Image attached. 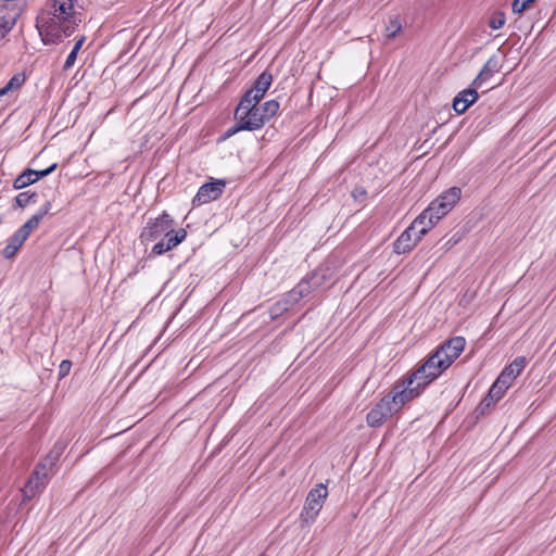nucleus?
Segmentation results:
<instances>
[{
  "mask_svg": "<svg viewBox=\"0 0 556 556\" xmlns=\"http://www.w3.org/2000/svg\"><path fill=\"white\" fill-rule=\"evenodd\" d=\"M71 368H72V362L71 361H68V359L62 361L60 366H59V379L61 380L64 377H66L70 374Z\"/></svg>",
  "mask_w": 556,
  "mask_h": 556,
  "instance_id": "473e14b6",
  "label": "nucleus"
},
{
  "mask_svg": "<svg viewBox=\"0 0 556 556\" xmlns=\"http://www.w3.org/2000/svg\"><path fill=\"white\" fill-rule=\"evenodd\" d=\"M462 194V190L458 187H452L448 190L444 191L440 197L447 204L454 206L455 203L459 200Z\"/></svg>",
  "mask_w": 556,
  "mask_h": 556,
  "instance_id": "cd10ccee",
  "label": "nucleus"
},
{
  "mask_svg": "<svg viewBox=\"0 0 556 556\" xmlns=\"http://www.w3.org/2000/svg\"><path fill=\"white\" fill-rule=\"evenodd\" d=\"M25 81V78L22 77L21 75L16 74L14 75L9 81L8 84L0 89V97H3L5 96L9 91H11L12 89H17L20 88L23 83Z\"/></svg>",
  "mask_w": 556,
  "mask_h": 556,
  "instance_id": "c85d7f7f",
  "label": "nucleus"
},
{
  "mask_svg": "<svg viewBox=\"0 0 556 556\" xmlns=\"http://www.w3.org/2000/svg\"><path fill=\"white\" fill-rule=\"evenodd\" d=\"M295 303L290 301L289 294L287 293L283 299L277 301L269 309L271 319H276L281 316L285 312L289 311Z\"/></svg>",
  "mask_w": 556,
  "mask_h": 556,
  "instance_id": "aec40b11",
  "label": "nucleus"
},
{
  "mask_svg": "<svg viewBox=\"0 0 556 556\" xmlns=\"http://www.w3.org/2000/svg\"><path fill=\"white\" fill-rule=\"evenodd\" d=\"M428 218L422 219V223L419 225V227L416 229V233L420 236V238L426 235L432 227H427Z\"/></svg>",
  "mask_w": 556,
  "mask_h": 556,
  "instance_id": "ea45409f",
  "label": "nucleus"
},
{
  "mask_svg": "<svg viewBox=\"0 0 556 556\" xmlns=\"http://www.w3.org/2000/svg\"><path fill=\"white\" fill-rule=\"evenodd\" d=\"M173 225V218L166 212H163L157 218L148 222L140 233V239L143 242H152L161 236L165 237Z\"/></svg>",
  "mask_w": 556,
  "mask_h": 556,
  "instance_id": "0eeeda50",
  "label": "nucleus"
},
{
  "mask_svg": "<svg viewBox=\"0 0 556 556\" xmlns=\"http://www.w3.org/2000/svg\"><path fill=\"white\" fill-rule=\"evenodd\" d=\"M73 10V0H52L50 10L43 12V14H51V16L60 20H75Z\"/></svg>",
  "mask_w": 556,
  "mask_h": 556,
  "instance_id": "dca6fc26",
  "label": "nucleus"
},
{
  "mask_svg": "<svg viewBox=\"0 0 556 556\" xmlns=\"http://www.w3.org/2000/svg\"><path fill=\"white\" fill-rule=\"evenodd\" d=\"M497 401L495 399H490L489 397V393L486 394V396L481 401L479 407L481 408V410L483 412L484 408H488L490 407L491 405L495 404Z\"/></svg>",
  "mask_w": 556,
  "mask_h": 556,
  "instance_id": "a19ab883",
  "label": "nucleus"
},
{
  "mask_svg": "<svg viewBox=\"0 0 556 556\" xmlns=\"http://www.w3.org/2000/svg\"><path fill=\"white\" fill-rule=\"evenodd\" d=\"M454 243H457V239H452V241H447V244H454Z\"/></svg>",
  "mask_w": 556,
  "mask_h": 556,
  "instance_id": "de8ad7c7",
  "label": "nucleus"
},
{
  "mask_svg": "<svg viewBox=\"0 0 556 556\" xmlns=\"http://www.w3.org/2000/svg\"><path fill=\"white\" fill-rule=\"evenodd\" d=\"M444 215H446V213L442 210H433L432 212H428L427 207L419 216L416 217V225H420L422 219L428 218L427 227H433L435 223Z\"/></svg>",
  "mask_w": 556,
  "mask_h": 556,
  "instance_id": "4be33fe9",
  "label": "nucleus"
},
{
  "mask_svg": "<svg viewBox=\"0 0 556 556\" xmlns=\"http://www.w3.org/2000/svg\"><path fill=\"white\" fill-rule=\"evenodd\" d=\"M36 26L45 45L58 43L71 36L77 26L76 20H60L51 14H40Z\"/></svg>",
  "mask_w": 556,
  "mask_h": 556,
  "instance_id": "f257e3e1",
  "label": "nucleus"
},
{
  "mask_svg": "<svg viewBox=\"0 0 556 556\" xmlns=\"http://www.w3.org/2000/svg\"><path fill=\"white\" fill-rule=\"evenodd\" d=\"M51 210V202L50 201H47L40 208L39 211L36 213L37 216H40V219L42 220V218L50 212Z\"/></svg>",
  "mask_w": 556,
  "mask_h": 556,
  "instance_id": "58836bf2",
  "label": "nucleus"
},
{
  "mask_svg": "<svg viewBox=\"0 0 556 556\" xmlns=\"http://www.w3.org/2000/svg\"><path fill=\"white\" fill-rule=\"evenodd\" d=\"M388 401L389 400L383 396L367 414L366 421L369 427H380L389 417L395 413Z\"/></svg>",
  "mask_w": 556,
  "mask_h": 556,
  "instance_id": "9d476101",
  "label": "nucleus"
},
{
  "mask_svg": "<svg viewBox=\"0 0 556 556\" xmlns=\"http://www.w3.org/2000/svg\"><path fill=\"white\" fill-rule=\"evenodd\" d=\"M402 30V24L397 16L390 17L386 25L384 35L387 38H394Z\"/></svg>",
  "mask_w": 556,
  "mask_h": 556,
  "instance_id": "bb28decb",
  "label": "nucleus"
},
{
  "mask_svg": "<svg viewBox=\"0 0 556 556\" xmlns=\"http://www.w3.org/2000/svg\"><path fill=\"white\" fill-rule=\"evenodd\" d=\"M321 280L316 274L303 278L291 291L288 292L290 301L298 303L302 298L308 295L313 289L320 286Z\"/></svg>",
  "mask_w": 556,
  "mask_h": 556,
  "instance_id": "f8f14e48",
  "label": "nucleus"
},
{
  "mask_svg": "<svg viewBox=\"0 0 556 556\" xmlns=\"http://www.w3.org/2000/svg\"><path fill=\"white\" fill-rule=\"evenodd\" d=\"M466 345L465 338L463 337H454L442 345H440L435 351L440 353V357L445 362V364L450 367L452 363L460 355Z\"/></svg>",
  "mask_w": 556,
  "mask_h": 556,
  "instance_id": "1a4fd4ad",
  "label": "nucleus"
},
{
  "mask_svg": "<svg viewBox=\"0 0 556 556\" xmlns=\"http://www.w3.org/2000/svg\"><path fill=\"white\" fill-rule=\"evenodd\" d=\"M56 167H58V164L54 163L51 166H49L48 168H46V169H41V170H36L35 169L34 179L36 181H38L40 178H43V177L50 175L52 172H54V169Z\"/></svg>",
  "mask_w": 556,
  "mask_h": 556,
  "instance_id": "72a5a7b5",
  "label": "nucleus"
},
{
  "mask_svg": "<svg viewBox=\"0 0 556 556\" xmlns=\"http://www.w3.org/2000/svg\"><path fill=\"white\" fill-rule=\"evenodd\" d=\"M34 174H35V169L26 168L22 174H20L15 178V180L13 182V188L15 190H20V189L28 187L31 184H35L36 180L34 179Z\"/></svg>",
  "mask_w": 556,
  "mask_h": 556,
  "instance_id": "5701e85b",
  "label": "nucleus"
},
{
  "mask_svg": "<svg viewBox=\"0 0 556 556\" xmlns=\"http://www.w3.org/2000/svg\"><path fill=\"white\" fill-rule=\"evenodd\" d=\"M169 251L168 248L166 247V243H165V240L162 239L161 241H159L156 244H154V247L152 248V253L155 254V255H161V254H164L165 252Z\"/></svg>",
  "mask_w": 556,
  "mask_h": 556,
  "instance_id": "e433bc0d",
  "label": "nucleus"
},
{
  "mask_svg": "<svg viewBox=\"0 0 556 556\" xmlns=\"http://www.w3.org/2000/svg\"><path fill=\"white\" fill-rule=\"evenodd\" d=\"M501 66L498 63V59L496 55H492L488 59L477 77L471 83V86L480 87L482 83L490 79L493 74L497 73L500 71Z\"/></svg>",
  "mask_w": 556,
  "mask_h": 556,
  "instance_id": "f3484780",
  "label": "nucleus"
},
{
  "mask_svg": "<svg viewBox=\"0 0 556 556\" xmlns=\"http://www.w3.org/2000/svg\"><path fill=\"white\" fill-rule=\"evenodd\" d=\"M85 40H86L85 36H81L79 39L76 40L72 50L76 51L78 53V51L81 49Z\"/></svg>",
  "mask_w": 556,
  "mask_h": 556,
  "instance_id": "37998d69",
  "label": "nucleus"
},
{
  "mask_svg": "<svg viewBox=\"0 0 556 556\" xmlns=\"http://www.w3.org/2000/svg\"><path fill=\"white\" fill-rule=\"evenodd\" d=\"M454 243H457V239H452V241H447V244H454Z\"/></svg>",
  "mask_w": 556,
  "mask_h": 556,
  "instance_id": "a18cd8bd",
  "label": "nucleus"
},
{
  "mask_svg": "<svg viewBox=\"0 0 556 556\" xmlns=\"http://www.w3.org/2000/svg\"><path fill=\"white\" fill-rule=\"evenodd\" d=\"M527 364L526 357L519 356L516 357L509 365H507L500 376L497 377L500 380H503L504 383L510 387L511 382L521 374Z\"/></svg>",
  "mask_w": 556,
  "mask_h": 556,
  "instance_id": "2eb2a0df",
  "label": "nucleus"
},
{
  "mask_svg": "<svg viewBox=\"0 0 556 556\" xmlns=\"http://www.w3.org/2000/svg\"><path fill=\"white\" fill-rule=\"evenodd\" d=\"M17 16L15 10L8 7L0 8V41L13 29Z\"/></svg>",
  "mask_w": 556,
  "mask_h": 556,
  "instance_id": "a211bd4d",
  "label": "nucleus"
},
{
  "mask_svg": "<svg viewBox=\"0 0 556 556\" xmlns=\"http://www.w3.org/2000/svg\"><path fill=\"white\" fill-rule=\"evenodd\" d=\"M26 240L20 232L15 231L1 251L2 256L7 260L13 258Z\"/></svg>",
  "mask_w": 556,
  "mask_h": 556,
  "instance_id": "6ab92c4d",
  "label": "nucleus"
},
{
  "mask_svg": "<svg viewBox=\"0 0 556 556\" xmlns=\"http://www.w3.org/2000/svg\"><path fill=\"white\" fill-rule=\"evenodd\" d=\"M37 201V194L35 192H21L15 198V203L18 207H25L29 203H35Z\"/></svg>",
  "mask_w": 556,
  "mask_h": 556,
  "instance_id": "c756f323",
  "label": "nucleus"
},
{
  "mask_svg": "<svg viewBox=\"0 0 556 556\" xmlns=\"http://www.w3.org/2000/svg\"><path fill=\"white\" fill-rule=\"evenodd\" d=\"M419 225H416V218L412 223V225L404 230L401 236L393 243L394 252L397 254H403L409 252L416 243L420 240V236L416 233V229Z\"/></svg>",
  "mask_w": 556,
  "mask_h": 556,
  "instance_id": "9b49d317",
  "label": "nucleus"
},
{
  "mask_svg": "<svg viewBox=\"0 0 556 556\" xmlns=\"http://www.w3.org/2000/svg\"><path fill=\"white\" fill-rule=\"evenodd\" d=\"M258 103L250 93H244L235 110V119L241 121V127L248 131L258 130L266 124Z\"/></svg>",
  "mask_w": 556,
  "mask_h": 556,
  "instance_id": "f03ea898",
  "label": "nucleus"
},
{
  "mask_svg": "<svg viewBox=\"0 0 556 556\" xmlns=\"http://www.w3.org/2000/svg\"><path fill=\"white\" fill-rule=\"evenodd\" d=\"M497 401L495 399H490L489 397V393L486 394V396L481 401L479 407L481 408V410L483 412L484 408H488L490 407L491 405L495 404Z\"/></svg>",
  "mask_w": 556,
  "mask_h": 556,
  "instance_id": "79ce46f5",
  "label": "nucleus"
},
{
  "mask_svg": "<svg viewBox=\"0 0 556 556\" xmlns=\"http://www.w3.org/2000/svg\"><path fill=\"white\" fill-rule=\"evenodd\" d=\"M58 458L59 453L55 455L50 454L46 457L43 463L36 466L25 486L21 490L24 500H30L42 491L51 476L52 467Z\"/></svg>",
  "mask_w": 556,
  "mask_h": 556,
  "instance_id": "7ed1b4c3",
  "label": "nucleus"
},
{
  "mask_svg": "<svg viewBox=\"0 0 556 556\" xmlns=\"http://www.w3.org/2000/svg\"><path fill=\"white\" fill-rule=\"evenodd\" d=\"M508 388V384L504 383L503 380L496 378V380L489 390V397L500 401Z\"/></svg>",
  "mask_w": 556,
  "mask_h": 556,
  "instance_id": "a878e982",
  "label": "nucleus"
},
{
  "mask_svg": "<svg viewBox=\"0 0 556 556\" xmlns=\"http://www.w3.org/2000/svg\"><path fill=\"white\" fill-rule=\"evenodd\" d=\"M273 83V75L268 71H264L258 77L255 79L253 87L247 90L244 93H250L252 99H255V102H261L264 98L266 91L269 89Z\"/></svg>",
  "mask_w": 556,
  "mask_h": 556,
  "instance_id": "4468645a",
  "label": "nucleus"
},
{
  "mask_svg": "<svg viewBox=\"0 0 556 556\" xmlns=\"http://www.w3.org/2000/svg\"><path fill=\"white\" fill-rule=\"evenodd\" d=\"M327 496V486L323 483L317 484L308 492L300 515V520L303 525L308 526L315 521Z\"/></svg>",
  "mask_w": 556,
  "mask_h": 556,
  "instance_id": "423d86ee",
  "label": "nucleus"
},
{
  "mask_svg": "<svg viewBox=\"0 0 556 556\" xmlns=\"http://www.w3.org/2000/svg\"><path fill=\"white\" fill-rule=\"evenodd\" d=\"M41 219L36 214L33 215L25 224H23L16 231L24 238L28 239L30 233L39 226Z\"/></svg>",
  "mask_w": 556,
  "mask_h": 556,
  "instance_id": "393cba45",
  "label": "nucleus"
},
{
  "mask_svg": "<svg viewBox=\"0 0 556 556\" xmlns=\"http://www.w3.org/2000/svg\"><path fill=\"white\" fill-rule=\"evenodd\" d=\"M454 243H457V239H452V241H447V244H454Z\"/></svg>",
  "mask_w": 556,
  "mask_h": 556,
  "instance_id": "49530a36",
  "label": "nucleus"
},
{
  "mask_svg": "<svg viewBox=\"0 0 556 556\" xmlns=\"http://www.w3.org/2000/svg\"><path fill=\"white\" fill-rule=\"evenodd\" d=\"M453 206L450 203H445L444 200L439 195L435 200H433L429 206L428 212H432L433 210H442L446 214L452 210Z\"/></svg>",
  "mask_w": 556,
  "mask_h": 556,
  "instance_id": "7c9ffc66",
  "label": "nucleus"
},
{
  "mask_svg": "<svg viewBox=\"0 0 556 556\" xmlns=\"http://www.w3.org/2000/svg\"><path fill=\"white\" fill-rule=\"evenodd\" d=\"M77 52L76 51H71L70 54L67 55L66 60H65V63L63 65V70L64 71H68L76 62V59H77Z\"/></svg>",
  "mask_w": 556,
  "mask_h": 556,
  "instance_id": "4c0bfd02",
  "label": "nucleus"
},
{
  "mask_svg": "<svg viewBox=\"0 0 556 556\" xmlns=\"http://www.w3.org/2000/svg\"><path fill=\"white\" fill-rule=\"evenodd\" d=\"M505 21L506 20H505L504 13L497 12L491 16V18L489 21V26L492 29H500L504 26Z\"/></svg>",
  "mask_w": 556,
  "mask_h": 556,
  "instance_id": "2f4dec72",
  "label": "nucleus"
},
{
  "mask_svg": "<svg viewBox=\"0 0 556 556\" xmlns=\"http://www.w3.org/2000/svg\"><path fill=\"white\" fill-rule=\"evenodd\" d=\"M530 2L525 0H514L513 1V12L514 13H522L525 10L529 8Z\"/></svg>",
  "mask_w": 556,
  "mask_h": 556,
  "instance_id": "f704fd0d",
  "label": "nucleus"
},
{
  "mask_svg": "<svg viewBox=\"0 0 556 556\" xmlns=\"http://www.w3.org/2000/svg\"><path fill=\"white\" fill-rule=\"evenodd\" d=\"M225 186L226 181L222 179L205 182L199 188L192 200V204L199 206L218 199L223 194Z\"/></svg>",
  "mask_w": 556,
  "mask_h": 556,
  "instance_id": "6e6552de",
  "label": "nucleus"
},
{
  "mask_svg": "<svg viewBox=\"0 0 556 556\" xmlns=\"http://www.w3.org/2000/svg\"><path fill=\"white\" fill-rule=\"evenodd\" d=\"M243 130H247V128L241 127V121H236V124L232 127L228 128L227 131L225 132L224 139L230 138L235 134Z\"/></svg>",
  "mask_w": 556,
  "mask_h": 556,
  "instance_id": "c9c22d12",
  "label": "nucleus"
},
{
  "mask_svg": "<svg viewBox=\"0 0 556 556\" xmlns=\"http://www.w3.org/2000/svg\"><path fill=\"white\" fill-rule=\"evenodd\" d=\"M262 112V116L267 123L270 118H273L279 110V102L276 100H269L264 102L262 105H258Z\"/></svg>",
  "mask_w": 556,
  "mask_h": 556,
  "instance_id": "b1692460",
  "label": "nucleus"
},
{
  "mask_svg": "<svg viewBox=\"0 0 556 556\" xmlns=\"http://www.w3.org/2000/svg\"><path fill=\"white\" fill-rule=\"evenodd\" d=\"M475 86L458 92L453 100V109L457 114H463L467 109L478 100V92Z\"/></svg>",
  "mask_w": 556,
  "mask_h": 556,
  "instance_id": "ddd939ff",
  "label": "nucleus"
},
{
  "mask_svg": "<svg viewBox=\"0 0 556 556\" xmlns=\"http://www.w3.org/2000/svg\"><path fill=\"white\" fill-rule=\"evenodd\" d=\"M424 389L422 386H419V382L413 379L412 376H408L402 381L396 382L392 391L386 395V399L389 400L388 402L394 412L397 413L405 403L419 396Z\"/></svg>",
  "mask_w": 556,
  "mask_h": 556,
  "instance_id": "20e7f679",
  "label": "nucleus"
},
{
  "mask_svg": "<svg viewBox=\"0 0 556 556\" xmlns=\"http://www.w3.org/2000/svg\"><path fill=\"white\" fill-rule=\"evenodd\" d=\"M440 353L434 351L425 363L419 366L410 376L419 386L426 388L429 383L435 380L448 366L440 357Z\"/></svg>",
  "mask_w": 556,
  "mask_h": 556,
  "instance_id": "39448f33",
  "label": "nucleus"
},
{
  "mask_svg": "<svg viewBox=\"0 0 556 556\" xmlns=\"http://www.w3.org/2000/svg\"><path fill=\"white\" fill-rule=\"evenodd\" d=\"M454 243H457V239H452V241H447V244H454Z\"/></svg>",
  "mask_w": 556,
  "mask_h": 556,
  "instance_id": "c03bdc74",
  "label": "nucleus"
},
{
  "mask_svg": "<svg viewBox=\"0 0 556 556\" xmlns=\"http://www.w3.org/2000/svg\"><path fill=\"white\" fill-rule=\"evenodd\" d=\"M186 237L187 231L185 229H179L175 231L172 227L170 230L165 235L164 240L168 250H172L179 243H181L186 239Z\"/></svg>",
  "mask_w": 556,
  "mask_h": 556,
  "instance_id": "412c9836",
  "label": "nucleus"
}]
</instances>
